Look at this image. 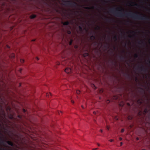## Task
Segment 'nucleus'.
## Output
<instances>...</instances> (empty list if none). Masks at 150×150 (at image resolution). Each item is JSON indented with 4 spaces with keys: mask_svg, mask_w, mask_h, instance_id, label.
<instances>
[{
    "mask_svg": "<svg viewBox=\"0 0 150 150\" xmlns=\"http://www.w3.org/2000/svg\"><path fill=\"white\" fill-rule=\"evenodd\" d=\"M109 39H110V37H109Z\"/></svg>",
    "mask_w": 150,
    "mask_h": 150,
    "instance_id": "nucleus-51",
    "label": "nucleus"
},
{
    "mask_svg": "<svg viewBox=\"0 0 150 150\" xmlns=\"http://www.w3.org/2000/svg\"><path fill=\"white\" fill-rule=\"evenodd\" d=\"M132 125H130L129 126V127L130 128H131L132 127Z\"/></svg>",
    "mask_w": 150,
    "mask_h": 150,
    "instance_id": "nucleus-35",
    "label": "nucleus"
},
{
    "mask_svg": "<svg viewBox=\"0 0 150 150\" xmlns=\"http://www.w3.org/2000/svg\"><path fill=\"white\" fill-rule=\"evenodd\" d=\"M130 33H136L134 31H130Z\"/></svg>",
    "mask_w": 150,
    "mask_h": 150,
    "instance_id": "nucleus-28",
    "label": "nucleus"
},
{
    "mask_svg": "<svg viewBox=\"0 0 150 150\" xmlns=\"http://www.w3.org/2000/svg\"><path fill=\"white\" fill-rule=\"evenodd\" d=\"M88 53H86L85 54V55L84 56V57L88 56Z\"/></svg>",
    "mask_w": 150,
    "mask_h": 150,
    "instance_id": "nucleus-25",
    "label": "nucleus"
},
{
    "mask_svg": "<svg viewBox=\"0 0 150 150\" xmlns=\"http://www.w3.org/2000/svg\"><path fill=\"white\" fill-rule=\"evenodd\" d=\"M35 39H33V40H32V41L34 42V41H35Z\"/></svg>",
    "mask_w": 150,
    "mask_h": 150,
    "instance_id": "nucleus-39",
    "label": "nucleus"
},
{
    "mask_svg": "<svg viewBox=\"0 0 150 150\" xmlns=\"http://www.w3.org/2000/svg\"><path fill=\"white\" fill-rule=\"evenodd\" d=\"M10 57L12 58H14L15 57V54L14 53H12L10 55Z\"/></svg>",
    "mask_w": 150,
    "mask_h": 150,
    "instance_id": "nucleus-13",
    "label": "nucleus"
},
{
    "mask_svg": "<svg viewBox=\"0 0 150 150\" xmlns=\"http://www.w3.org/2000/svg\"><path fill=\"white\" fill-rule=\"evenodd\" d=\"M137 140H139V138H137Z\"/></svg>",
    "mask_w": 150,
    "mask_h": 150,
    "instance_id": "nucleus-48",
    "label": "nucleus"
},
{
    "mask_svg": "<svg viewBox=\"0 0 150 150\" xmlns=\"http://www.w3.org/2000/svg\"><path fill=\"white\" fill-rule=\"evenodd\" d=\"M67 67H66V70H67Z\"/></svg>",
    "mask_w": 150,
    "mask_h": 150,
    "instance_id": "nucleus-50",
    "label": "nucleus"
},
{
    "mask_svg": "<svg viewBox=\"0 0 150 150\" xmlns=\"http://www.w3.org/2000/svg\"><path fill=\"white\" fill-rule=\"evenodd\" d=\"M73 102V103H74V101H73V102Z\"/></svg>",
    "mask_w": 150,
    "mask_h": 150,
    "instance_id": "nucleus-55",
    "label": "nucleus"
},
{
    "mask_svg": "<svg viewBox=\"0 0 150 150\" xmlns=\"http://www.w3.org/2000/svg\"><path fill=\"white\" fill-rule=\"evenodd\" d=\"M140 42H141L142 44H145V42L143 40H140L139 42V43L140 44Z\"/></svg>",
    "mask_w": 150,
    "mask_h": 150,
    "instance_id": "nucleus-15",
    "label": "nucleus"
},
{
    "mask_svg": "<svg viewBox=\"0 0 150 150\" xmlns=\"http://www.w3.org/2000/svg\"><path fill=\"white\" fill-rule=\"evenodd\" d=\"M119 139L120 141H121L122 139V138L121 137H120L119 138Z\"/></svg>",
    "mask_w": 150,
    "mask_h": 150,
    "instance_id": "nucleus-36",
    "label": "nucleus"
},
{
    "mask_svg": "<svg viewBox=\"0 0 150 150\" xmlns=\"http://www.w3.org/2000/svg\"><path fill=\"white\" fill-rule=\"evenodd\" d=\"M60 64V62H57L56 63V64L57 65H59Z\"/></svg>",
    "mask_w": 150,
    "mask_h": 150,
    "instance_id": "nucleus-26",
    "label": "nucleus"
},
{
    "mask_svg": "<svg viewBox=\"0 0 150 150\" xmlns=\"http://www.w3.org/2000/svg\"><path fill=\"white\" fill-rule=\"evenodd\" d=\"M123 144V143L122 142H120V144L121 146H122Z\"/></svg>",
    "mask_w": 150,
    "mask_h": 150,
    "instance_id": "nucleus-37",
    "label": "nucleus"
},
{
    "mask_svg": "<svg viewBox=\"0 0 150 150\" xmlns=\"http://www.w3.org/2000/svg\"><path fill=\"white\" fill-rule=\"evenodd\" d=\"M134 56L135 58H136L138 57V55L137 54H134Z\"/></svg>",
    "mask_w": 150,
    "mask_h": 150,
    "instance_id": "nucleus-16",
    "label": "nucleus"
},
{
    "mask_svg": "<svg viewBox=\"0 0 150 150\" xmlns=\"http://www.w3.org/2000/svg\"><path fill=\"white\" fill-rule=\"evenodd\" d=\"M98 149V148H96L95 149H93L92 150H96Z\"/></svg>",
    "mask_w": 150,
    "mask_h": 150,
    "instance_id": "nucleus-33",
    "label": "nucleus"
},
{
    "mask_svg": "<svg viewBox=\"0 0 150 150\" xmlns=\"http://www.w3.org/2000/svg\"><path fill=\"white\" fill-rule=\"evenodd\" d=\"M109 141L110 142H112L113 141V139H110L109 140Z\"/></svg>",
    "mask_w": 150,
    "mask_h": 150,
    "instance_id": "nucleus-32",
    "label": "nucleus"
},
{
    "mask_svg": "<svg viewBox=\"0 0 150 150\" xmlns=\"http://www.w3.org/2000/svg\"><path fill=\"white\" fill-rule=\"evenodd\" d=\"M36 17V15H34V14H32L30 16V17L31 18H32V19L34 18H35Z\"/></svg>",
    "mask_w": 150,
    "mask_h": 150,
    "instance_id": "nucleus-12",
    "label": "nucleus"
},
{
    "mask_svg": "<svg viewBox=\"0 0 150 150\" xmlns=\"http://www.w3.org/2000/svg\"><path fill=\"white\" fill-rule=\"evenodd\" d=\"M79 28L80 31L81 32H82L83 30V29L82 27L81 26H79Z\"/></svg>",
    "mask_w": 150,
    "mask_h": 150,
    "instance_id": "nucleus-14",
    "label": "nucleus"
},
{
    "mask_svg": "<svg viewBox=\"0 0 150 150\" xmlns=\"http://www.w3.org/2000/svg\"><path fill=\"white\" fill-rule=\"evenodd\" d=\"M135 5L136 6H138V5L137 4H135Z\"/></svg>",
    "mask_w": 150,
    "mask_h": 150,
    "instance_id": "nucleus-42",
    "label": "nucleus"
},
{
    "mask_svg": "<svg viewBox=\"0 0 150 150\" xmlns=\"http://www.w3.org/2000/svg\"><path fill=\"white\" fill-rule=\"evenodd\" d=\"M98 144V146H100V144H98H98Z\"/></svg>",
    "mask_w": 150,
    "mask_h": 150,
    "instance_id": "nucleus-44",
    "label": "nucleus"
},
{
    "mask_svg": "<svg viewBox=\"0 0 150 150\" xmlns=\"http://www.w3.org/2000/svg\"><path fill=\"white\" fill-rule=\"evenodd\" d=\"M23 112H24V113L26 112V110L24 109H23Z\"/></svg>",
    "mask_w": 150,
    "mask_h": 150,
    "instance_id": "nucleus-27",
    "label": "nucleus"
},
{
    "mask_svg": "<svg viewBox=\"0 0 150 150\" xmlns=\"http://www.w3.org/2000/svg\"><path fill=\"white\" fill-rule=\"evenodd\" d=\"M82 108H84L83 107L82 105Z\"/></svg>",
    "mask_w": 150,
    "mask_h": 150,
    "instance_id": "nucleus-49",
    "label": "nucleus"
},
{
    "mask_svg": "<svg viewBox=\"0 0 150 150\" xmlns=\"http://www.w3.org/2000/svg\"><path fill=\"white\" fill-rule=\"evenodd\" d=\"M49 95L50 96L52 95V94L50 93H47L46 94V96H49Z\"/></svg>",
    "mask_w": 150,
    "mask_h": 150,
    "instance_id": "nucleus-20",
    "label": "nucleus"
},
{
    "mask_svg": "<svg viewBox=\"0 0 150 150\" xmlns=\"http://www.w3.org/2000/svg\"><path fill=\"white\" fill-rule=\"evenodd\" d=\"M84 8L87 10H90L91 9H93L94 8V7L92 6L91 7H84Z\"/></svg>",
    "mask_w": 150,
    "mask_h": 150,
    "instance_id": "nucleus-9",
    "label": "nucleus"
},
{
    "mask_svg": "<svg viewBox=\"0 0 150 150\" xmlns=\"http://www.w3.org/2000/svg\"><path fill=\"white\" fill-rule=\"evenodd\" d=\"M122 9L119 10V8L115 9L113 8L110 10V12L115 16L120 17H130L135 19L149 20L150 18L144 15H138L136 13L132 12H125L124 13L122 12Z\"/></svg>",
    "mask_w": 150,
    "mask_h": 150,
    "instance_id": "nucleus-1",
    "label": "nucleus"
},
{
    "mask_svg": "<svg viewBox=\"0 0 150 150\" xmlns=\"http://www.w3.org/2000/svg\"><path fill=\"white\" fill-rule=\"evenodd\" d=\"M76 93L77 94H79L80 93V91L79 90H77L76 91Z\"/></svg>",
    "mask_w": 150,
    "mask_h": 150,
    "instance_id": "nucleus-22",
    "label": "nucleus"
},
{
    "mask_svg": "<svg viewBox=\"0 0 150 150\" xmlns=\"http://www.w3.org/2000/svg\"><path fill=\"white\" fill-rule=\"evenodd\" d=\"M106 128L108 130H109V127H108V126H107L106 127Z\"/></svg>",
    "mask_w": 150,
    "mask_h": 150,
    "instance_id": "nucleus-29",
    "label": "nucleus"
},
{
    "mask_svg": "<svg viewBox=\"0 0 150 150\" xmlns=\"http://www.w3.org/2000/svg\"><path fill=\"white\" fill-rule=\"evenodd\" d=\"M135 81L136 82H137L138 81V78L137 77H136L135 78Z\"/></svg>",
    "mask_w": 150,
    "mask_h": 150,
    "instance_id": "nucleus-24",
    "label": "nucleus"
},
{
    "mask_svg": "<svg viewBox=\"0 0 150 150\" xmlns=\"http://www.w3.org/2000/svg\"><path fill=\"white\" fill-rule=\"evenodd\" d=\"M100 131L101 132H103V130H102V129H100Z\"/></svg>",
    "mask_w": 150,
    "mask_h": 150,
    "instance_id": "nucleus-40",
    "label": "nucleus"
},
{
    "mask_svg": "<svg viewBox=\"0 0 150 150\" xmlns=\"http://www.w3.org/2000/svg\"><path fill=\"white\" fill-rule=\"evenodd\" d=\"M91 36L90 37V40L93 41L94 40L96 39V36L93 34L92 32L91 33Z\"/></svg>",
    "mask_w": 150,
    "mask_h": 150,
    "instance_id": "nucleus-5",
    "label": "nucleus"
},
{
    "mask_svg": "<svg viewBox=\"0 0 150 150\" xmlns=\"http://www.w3.org/2000/svg\"><path fill=\"white\" fill-rule=\"evenodd\" d=\"M137 103L139 105L141 104L142 103V100L141 99L138 100H137Z\"/></svg>",
    "mask_w": 150,
    "mask_h": 150,
    "instance_id": "nucleus-10",
    "label": "nucleus"
},
{
    "mask_svg": "<svg viewBox=\"0 0 150 150\" xmlns=\"http://www.w3.org/2000/svg\"><path fill=\"white\" fill-rule=\"evenodd\" d=\"M69 4L71 7H75L78 5V4L74 1H70Z\"/></svg>",
    "mask_w": 150,
    "mask_h": 150,
    "instance_id": "nucleus-4",
    "label": "nucleus"
},
{
    "mask_svg": "<svg viewBox=\"0 0 150 150\" xmlns=\"http://www.w3.org/2000/svg\"><path fill=\"white\" fill-rule=\"evenodd\" d=\"M110 101L109 100H108L106 102L108 103H110Z\"/></svg>",
    "mask_w": 150,
    "mask_h": 150,
    "instance_id": "nucleus-31",
    "label": "nucleus"
},
{
    "mask_svg": "<svg viewBox=\"0 0 150 150\" xmlns=\"http://www.w3.org/2000/svg\"><path fill=\"white\" fill-rule=\"evenodd\" d=\"M6 142L9 145L11 146H13V143L12 142L10 141H8Z\"/></svg>",
    "mask_w": 150,
    "mask_h": 150,
    "instance_id": "nucleus-6",
    "label": "nucleus"
},
{
    "mask_svg": "<svg viewBox=\"0 0 150 150\" xmlns=\"http://www.w3.org/2000/svg\"><path fill=\"white\" fill-rule=\"evenodd\" d=\"M36 59L37 60H39V58L38 57H36Z\"/></svg>",
    "mask_w": 150,
    "mask_h": 150,
    "instance_id": "nucleus-34",
    "label": "nucleus"
},
{
    "mask_svg": "<svg viewBox=\"0 0 150 150\" xmlns=\"http://www.w3.org/2000/svg\"><path fill=\"white\" fill-rule=\"evenodd\" d=\"M143 150H145V149H143Z\"/></svg>",
    "mask_w": 150,
    "mask_h": 150,
    "instance_id": "nucleus-56",
    "label": "nucleus"
},
{
    "mask_svg": "<svg viewBox=\"0 0 150 150\" xmlns=\"http://www.w3.org/2000/svg\"><path fill=\"white\" fill-rule=\"evenodd\" d=\"M64 71L66 72V68L64 69Z\"/></svg>",
    "mask_w": 150,
    "mask_h": 150,
    "instance_id": "nucleus-46",
    "label": "nucleus"
},
{
    "mask_svg": "<svg viewBox=\"0 0 150 150\" xmlns=\"http://www.w3.org/2000/svg\"><path fill=\"white\" fill-rule=\"evenodd\" d=\"M93 86H94V87L95 88V89H96V87L94 85H93Z\"/></svg>",
    "mask_w": 150,
    "mask_h": 150,
    "instance_id": "nucleus-43",
    "label": "nucleus"
},
{
    "mask_svg": "<svg viewBox=\"0 0 150 150\" xmlns=\"http://www.w3.org/2000/svg\"><path fill=\"white\" fill-rule=\"evenodd\" d=\"M106 20L107 21H109L110 20H111V19H110L109 18H106Z\"/></svg>",
    "mask_w": 150,
    "mask_h": 150,
    "instance_id": "nucleus-21",
    "label": "nucleus"
},
{
    "mask_svg": "<svg viewBox=\"0 0 150 150\" xmlns=\"http://www.w3.org/2000/svg\"><path fill=\"white\" fill-rule=\"evenodd\" d=\"M119 57L120 59L122 60H124L125 59V57L122 55L119 56Z\"/></svg>",
    "mask_w": 150,
    "mask_h": 150,
    "instance_id": "nucleus-8",
    "label": "nucleus"
},
{
    "mask_svg": "<svg viewBox=\"0 0 150 150\" xmlns=\"http://www.w3.org/2000/svg\"><path fill=\"white\" fill-rule=\"evenodd\" d=\"M75 48H77V46H75Z\"/></svg>",
    "mask_w": 150,
    "mask_h": 150,
    "instance_id": "nucleus-41",
    "label": "nucleus"
},
{
    "mask_svg": "<svg viewBox=\"0 0 150 150\" xmlns=\"http://www.w3.org/2000/svg\"><path fill=\"white\" fill-rule=\"evenodd\" d=\"M6 47L8 49H9L10 48L9 46L8 45H6Z\"/></svg>",
    "mask_w": 150,
    "mask_h": 150,
    "instance_id": "nucleus-30",
    "label": "nucleus"
},
{
    "mask_svg": "<svg viewBox=\"0 0 150 150\" xmlns=\"http://www.w3.org/2000/svg\"><path fill=\"white\" fill-rule=\"evenodd\" d=\"M132 36H131V35H129V38H131V37H132Z\"/></svg>",
    "mask_w": 150,
    "mask_h": 150,
    "instance_id": "nucleus-45",
    "label": "nucleus"
},
{
    "mask_svg": "<svg viewBox=\"0 0 150 150\" xmlns=\"http://www.w3.org/2000/svg\"><path fill=\"white\" fill-rule=\"evenodd\" d=\"M149 63L150 64V61H149Z\"/></svg>",
    "mask_w": 150,
    "mask_h": 150,
    "instance_id": "nucleus-54",
    "label": "nucleus"
},
{
    "mask_svg": "<svg viewBox=\"0 0 150 150\" xmlns=\"http://www.w3.org/2000/svg\"><path fill=\"white\" fill-rule=\"evenodd\" d=\"M148 112V110L147 108H145L143 111V113L144 114H146Z\"/></svg>",
    "mask_w": 150,
    "mask_h": 150,
    "instance_id": "nucleus-11",
    "label": "nucleus"
},
{
    "mask_svg": "<svg viewBox=\"0 0 150 150\" xmlns=\"http://www.w3.org/2000/svg\"><path fill=\"white\" fill-rule=\"evenodd\" d=\"M71 43H70V45H71Z\"/></svg>",
    "mask_w": 150,
    "mask_h": 150,
    "instance_id": "nucleus-53",
    "label": "nucleus"
},
{
    "mask_svg": "<svg viewBox=\"0 0 150 150\" xmlns=\"http://www.w3.org/2000/svg\"><path fill=\"white\" fill-rule=\"evenodd\" d=\"M124 131H125L124 129H121V133H123L124 132Z\"/></svg>",
    "mask_w": 150,
    "mask_h": 150,
    "instance_id": "nucleus-23",
    "label": "nucleus"
},
{
    "mask_svg": "<svg viewBox=\"0 0 150 150\" xmlns=\"http://www.w3.org/2000/svg\"><path fill=\"white\" fill-rule=\"evenodd\" d=\"M141 65L142 66H138V67L140 71L144 72H146L147 71L148 69L147 68L144 67L143 65L142 64H141Z\"/></svg>",
    "mask_w": 150,
    "mask_h": 150,
    "instance_id": "nucleus-3",
    "label": "nucleus"
},
{
    "mask_svg": "<svg viewBox=\"0 0 150 150\" xmlns=\"http://www.w3.org/2000/svg\"><path fill=\"white\" fill-rule=\"evenodd\" d=\"M63 24L64 25H66V22H64L63 23Z\"/></svg>",
    "mask_w": 150,
    "mask_h": 150,
    "instance_id": "nucleus-38",
    "label": "nucleus"
},
{
    "mask_svg": "<svg viewBox=\"0 0 150 150\" xmlns=\"http://www.w3.org/2000/svg\"><path fill=\"white\" fill-rule=\"evenodd\" d=\"M60 56L62 58V65H64L65 64V57L66 55L65 52L64 51H62V54L60 55Z\"/></svg>",
    "mask_w": 150,
    "mask_h": 150,
    "instance_id": "nucleus-2",
    "label": "nucleus"
},
{
    "mask_svg": "<svg viewBox=\"0 0 150 150\" xmlns=\"http://www.w3.org/2000/svg\"><path fill=\"white\" fill-rule=\"evenodd\" d=\"M20 61L22 63H23L24 62V60L23 59H21Z\"/></svg>",
    "mask_w": 150,
    "mask_h": 150,
    "instance_id": "nucleus-19",
    "label": "nucleus"
},
{
    "mask_svg": "<svg viewBox=\"0 0 150 150\" xmlns=\"http://www.w3.org/2000/svg\"><path fill=\"white\" fill-rule=\"evenodd\" d=\"M122 52H123V53H124V52H125V51L124 50H123V51H122Z\"/></svg>",
    "mask_w": 150,
    "mask_h": 150,
    "instance_id": "nucleus-47",
    "label": "nucleus"
},
{
    "mask_svg": "<svg viewBox=\"0 0 150 150\" xmlns=\"http://www.w3.org/2000/svg\"><path fill=\"white\" fill-rule=\"evenodd\" d=\"M67 0H66V7L67 6ZM67 8H66V18H67ZM69 23L68 21H67V20H66V26L67 25H68Z\"/></svg>",
    "mask_w": 150,
    "mask_h": 150,
    "instance_id": "nucleus-7",
    "label": "nucleus"
},
{
    "mask_svg": "<svg viewBox=\"0 0 150 150\" xmlns=\"http://www.w3.org/2000/svg\"><path fill=\"white\" fill-rule=\"evenodd\" d=\"M69 33H71V32L70 31H69Z\"/></svg>",
    "mask_w": 150,
    "mask_h": 150,
    "instance_id": "nucleus-52",
    "label": "nucleus"
},
{
    "mask_svg": "<svg viewBox=\"0 0 150 150\" xmlns=\"http://www.w3.org/2000/svg\"><path fill=\"white\" fill-rule=\"evenodd\" d=\"M100 29V27L98 26H97V27L95 28V29L96 30H98Z\"/></svg>",
    "mask_w": 150,
    "mask_h": 150,
    "instance_id": "nucleus-17",
    "label": "nucleus"
},
{
    "mask_svg": "<svg viewBox=\"0 0 150 150\" xmlns=\"http://www.w3.org/2000/svg\"><path fill=\"white\" fill-rule=\"evenodd\" d=\"M113 38L114 39V40L116 41L117 40V37L116 35H115L114 37V38Z\"/></svg>",
    "mask_w": 150,
    "mask_h": 150,
    "instance_id": "nucleus-18",
    "label": "nucleus"
}]
</instances>
